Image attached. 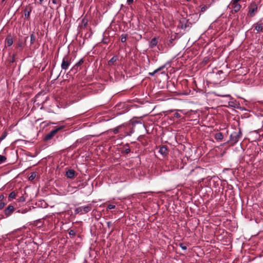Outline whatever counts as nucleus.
<instances>
[{
  "label": "nucleus",
  "instance_id": "f257e3e1",
  "mask_svg": "<svg viewBox=\"0 0 263 263\" xmlns=\"http://www.w3.org/2000/svg\"><path fill=\"white\" fill-rule=\"evenodd\" d=\"M241 136L242 133L239 128L238 132H234L230 135V139L227 143H230L231 145H234L238 142Z\"/></svg>",
  "mask_w": 263,
  "mask_h": 263
},
{
  "label": "nucleus",
  "instance_id": "f03ea898",
  "mask_svg": "<svg viewBox=\"0 0 263 263\" xmlns=\"http://www.w3.org/2000/svg\"><path fill=\"white\" fill-rule=\"evenodd\" d=\"M258 2L252 1L248 6V16L252 17L255 16L258 11Z\"/></svg>",
  "mask_w": 263,
  "mask_h": 263
},
{
  "label": "nucleus",
  "instance_id": "7ed1b4c3",
  "mask_svg": "<svg viewBox=\"0 0 263 263\" xmlns=\"http://www.w3.org/2000/svg\"><path fill=\"white\" fill-rule=\"evenodd\" d=\"M92 209V205L88 204L86 206H80L76 208L74 210L75 214H84L88 213Z\"/></svg>",
  "mask_w": 263,
  "mask_h": 263
},
{
  "label": "nucleus",
  "instance_id": "20e7f679",
  "mask_svg": "<svg viewBox=\"0 0 263 263\" xmlns=\"http://www.w3.org/2000/svg\"><path fill=\"white\" fill-rule=\"evenodd\" d=\"M47 98V97L45 96V93L42 92L38 93L35 97L34 103H36V105L40 106L46 101Z\"/></svg>",
  "mask_w": 263,
  "mask_h": 263
},
{
  "label": "nucleus",
  "instance_id": "39448f33",
  "mask_svg": "<svg viewBox=\"0 0 263 263\" xmlns=\"http://www.w3.org/2000/svg\"><path fill=\"white\" fill-rule=\"evenodd\" d=\"M71 57L68 55H66L63 58L61 66L63 70L66 71L68 69L71 63Z\"/></svg>",
  "mask_w": 263,
  "mask_h": 263
},
{
  "label": "nucleus",
  "instance_id": "423d86ee",
  "mask_svg": "<svg viewBox=\"0 0 263 263\" xmlns=\"http://www.w3.org/2000/svg\"><path fill=\"white\" fill-rule=\"evenodd\" d=\"M64 126H60L59 127L56 128L52 130L48 134L45 136L44 138V141H47L48 140H51L52 138L55 136V135L60 130L63 128Z\"/></svg>",
  "mask_w": 263,
  "mask_h": 263
},
{
  "label": "nucleus",
  "instance_id": "0eeeda50",
  "mask_svg": "<svg viewBox=\"0 0 263 263\" xmlns=\"http://www.w3.org/2000/svg\"><path fill=\"white\" fill-rule=\"evenodd\" d=\"M212 136L215 138V139L217 141H221L224 137V135L223 133L218 132V130H214L212 133H211Z\"/></svg>",
  "mask_w": 263,
  "mask_h": 263
},
{
  "label": "nucleus",
  "instance_id": "6e6552de",
  "mask_svg": "<svg viewBox=\"0 0 263 263\" xmlns=\"http://www.w3.org/2000/svg\"><path fill=\"white\" fill-rule=\"evenodd\" d=\"M228 105L229 107L233 108L239 109L241 110H246V109L244 107L240 106V104L236 100L229 101L228 102Z\"/></svg>",
  "mask_w": 263,
  "mask_h": 263
},
{
  "label": "nucleus",
  "instance_id": "1a4fd4ad",
  "mask_svg": "<svg viewBox=\"0 0 263 263\" xmlns=\"http://www.w3.org/2000/svg\"><path fill=\"white\" fill-rule=\"evenodd\" d=\"M130 123L133 125L135 126L137 124H142L144 126V122L141 117H134L130 120Z\"/></svg>",
  "mask_w": 263,
  "mask_h": 263
},
{
  "label": "nucleus",
  "instance_id": "9d476101",
  "mask_svg": "<svg viewBox=\"0 0 263 263\" xmlns=\"http://www.w3.org/2000/svg\"><path fill=\"white\" fill-rule=\"evenodd\" d=\"M84 62V60L83 59H81L79 60L78 62H77L71 69V71H73L74 72H77L79 71L80 68H79Z\"/></svg>",
  "mask_w": 263,
  "mask_h": 263
},
{
  "label": "nucleus",
  "instance_id": "9b49d317",
  "mask_svg": "<svg viewBox=\"0 0 263 263\" xmlns=\"http://www.w3.org/2000/svg\"><path fill=\"white\" fill-rule=\"evenodd\" d=\"M168 149L165 145L160 146L159 150V153H160L163 157H166L168 155Z\"/></svg>",
  "mask_w": 263,
  "mask_h": 263
},
{
  "label": "nucleus",
  "instance_id": "f8f14e48",
  "mask_svg": "<svg viewBox=\"0 0 263 263\" xmlns=\"http://www.w3.org/2000/svg\"><path fill=\"white\" fill-rule=\"evenodd\" d=\"M32 10V7L29 6H27L26 7L25 9H24V15H25V19H26L27 20H29L30 18V14Z\"/></svg>",
  "mask_w": 263,
  "mask_h": 263
},
{
  "label": "nucleus",
  "instance_id": "ddd939ff",
  "mask_svg": "<svg viewBox=\"0 0 263 263\" xmlns=\"http://www.w3.org/2000/svg\"><path fill=\"white\" fill-rule=\"evenodd\" d=\"M14 210V208L13 205H9L4 210V214L6 217H8L11 215Z\"/></svg>",
  "mask_w": 263,
  "mask_h": 263
},
{
  "label": "nucleus",
  "instance_id": "4468645a",
  "mask_svg": "<svg viewBox=\"0 0 263 263\" xmlns=\"http://www.w3.org/2000/svg\"><path fill=\"white\" fill-rule=\"evenodd\" d=\"M189 20H186L185 18H183L181 20H180L179 23V26L182 29H184L187 27H190V25L187 24Z\"/></svg>",
  "mask_w": 263,
  "mask_h": 263
},
{
  "label": "nucleus",
  "instance_id": "2eb2a0df",
  "mask_svg": "<svg viewBox=\"0 0 263 263\" xmlns=\"http://www.w3.org/2000/svg\"><path fill=\"white\" fill-rule=\"evenodd\" d=\"M255 30L257 32H262L263 30V26L261 23L258 22L254 25Z\"/></svg>",
  "mask_w": 263,
  "mask_h": 263
},
{
  "label": "nucleus",
  "instance_id": "dca6fc26",
  "mask_svg": "<svg viewBox=\"0 0 263 263\" xmlns=\"http://www.w3.org/2000/svg\"><path fill=\"white\" fill-rule=\"evenodd\" d=\"M231 6L233 9L232 11V13H233V11H234V13L238 12L241 7V6L240 4H231Z\"/></svg>",
  "mask_w": 263,
  "mask_h": 263
},
{
  "label": "nucleus",
  "instance_id": "f3484780",
  "mask_svg": "<svg viewBox=\"0 0 263 263\" xmlns=\"http://www.w3.org/2000/svg\"><path fill=\"white\" fill-rule=\"evenodd\" d=\"M5 42L7 43L8 47L11 46L13 44V38L11 35H9L6 37Z\"/></svg>",
  "mask_w": 263,
  "mask_h": 263
},
{
  "label": "nucleus",
  "instance_id": "a211bd4d",
  "mask_svg": "<svg viewBox=\"0 0 263 263\" xmlns=\"http://www.w3.org/2000/svg\"><path fill=\"white\" fill-rule=\"evenodd\" d=\"M118 60V57L114 55L110 60L108 61L107 64L108 66H112Z\"/></svg>",
  "mask_w": 263,
  "mask_h": 263
},
{
  "label": "nucleus",
  "instance_id": "6ab92c4d",
  "mask_svg": "<svg viewBox=\"0 0 263 263\" xmlns=\"http://www.w3.org/2000/svg\"><path fill=\"white\" fill-rule=\"evenodd\" d=\"M75 171L73 170H69L66 173V176L67 178H73L75 175Z\"/></svg>",
  "mask_w": 263,
  "mask_h": 263
},
{
  "label": "nucleus",
  "instance_id": "aec40b11",
  "mask_svg": "<svg viewBox=\"0 0 263 263\" xmlns=\"http://www.w3.org/2000/svg\"><path fill=\"white\" fill-rule=\"evenodd\" d=\"M158 43L157 39L156 37H154L152 39L151 41L149 43V46L150 48H154L155 47Z\"/></svg>",
  "mask_w": 263,
  "mask_h": 263
},
{
  "label": "nucleus",
  "instance_id": "412c9836",
  "mask_svg": "<svg viewBox=\"0 0 263 263\" xmlns=\"http://www.w3.org/2000/svg\"><path fill=\"white\" fill-rule=\"evenodd\" d=\"M124 124H122L118 126L114 129H113V132L115 134H117L119 133L120 129L122 127L124 126Z\"/></svg>",
  "mask_w": 263,
  "mask_h": 263
},
{
  "label": "nucleus",
  "instance_id": "4be33fe9",
  "mask_svg": "<svg viewBox=\"0 0 263 263\" xmlns=\"http://www.w3.org/2000/svg\"><path fill=\"white\" fill-rule=\"evenodd\" d=\"M35 41V36L34 35V32H32L30 34V44H33Z\"/></svg>",
  "mask_w": 263,
  "mask_h": 263
},
{
  "label": "nucleus",
  "instance_id": "5701e85b",
  "mask_svg": "<svg viewBox=\"0 0 263 263\" xmlns=\"http://www.w3.org/2000/svg\"><path fill=\"white\" fill-rule=\"evenodd\" d=\"M127 36H128V35L127 34H122L121 36V42H122V43L126 42Z\"/></svg>",
  "mask_w": 263,
  "mask_h": 263
},
{
  "label": "nucleus",
  "instance_id": "b1692460",
  "mask_svg": "<svg viewBox=\"0 0 263 263\" xmlns=\"http://www.w3.org/2000/svg\"><path fill=\"white\" fill-rule=\"evenodd\" d=\"M7 135L8 132L7 131V130H5L3 133L2 135L0 137V142L6 137Z\"/></svg>",
  "mask_w": 263,
  "mask_h": 263
},
{
  "label": "nucleus",
  "instance_id": "393cba45",
  "mask_svg": "<svg viewBox=\"0 0 263 263\" xmlns=\"http://www.w3.org/2000/svg\"><path fill=\"white\" fill-rule=\"evenodd\" d=\"M15 197H16V193L14 191L11 192L9 195V198L14 199V198H15Z\"/></svg>",
  "mask_w": 263,
  "mask_h": 263
},
{
  "label": "nucleus",
  "instance_id": "a878e982",
  "mask_svg": "<svg viewBox=\"0 0 263 263\" xmlns=\"http://www.w3.org/2000/svg\"><path fill=\"white\" fill-rule=\"evenodd\" d=\"M6 157L4 156L0 155V164L5 162L6 160Z\"/></svg>",
  "mask_w": 263,
  "mask_h": 263
},
{
  "label": "nucleus",
  "instance_id": "bb28decb",
  "mask_svg": "<svg viewBox=\"0 0 263 263\" xmlns=\"http://www.w3.org/2000/svg\"><path fill=\"white\" fill-rule=\"evenodd\" d=\"M68 234L70 236H74L76 234L75 231L73 230H69L68 231Z\"/></svg>",
  "mask_w": 263,
  "mask_h": 263
},
{
  "label": "nucleus",
  "instance_id": "cd10ccee",
  "mask_svg": "<svg viewBox=\"0 0 263 263\" xmlns=\"http://www.w3.org/2000/svg\"><path fill=\"white\" fill-rule=\"evenodd\" d=\"M130 152V149L129 148H125L122 152V154H128Z\"/></svg>",
  "mask_w": 263,
  "mask_h": 263
},
{
  "label": "nucleus",
  "instance_id": "c85d7f7f",
  "mask_svg": "<svg viewBox=\"0 0 263 263\" xmlns=\"http://www.w3.org/2000/svg\"><path fill=\"white\" fill-rule=\"evenodd\" d=\"M174 40H175V38L174 39H171L169 40V41H168V42L167 43V45H168V46L172 47V46H173V42H174Z\"/></svg>",
  "mask_w": 263,
  "mask_h": 263
},
{
  "label": "nucleus",
  "instance_id": "c756f323",
  "mask_svg": "<svg viewBox=\"0 0 263 263\" xmlns=\"http://www.w3.org/2000/svg\"><path fill=\"white\" fill-rule=\"evenodd\" d=\"M209 61V58H208V57H205V58H204V59H203V60L202 61V64L204 65H206V64L208 63Z\"/></svg>",
  "mask_w": 263,
  "mask_h": 263
},
{
  "label": "nucleus",
  "instance_id": "7c9ffc66",
  "mask_svg": "<svg viewBox=\"0 0 263 263\" xmlns=\"http://www.w3.org/2000/svg\"><path fill=\"white\" fill-rule=\"evenodd\" d=\"M178 246L181 248L182 249L184 250H186L187 249V247L186 246L184 245L183 243H179Z\"/></svg>",
  "mask_w": 263,
  "mask_h": 263
},
{
  "label": "nucleus",
  "instance_id": "2f4dec72",
  "mask_svg": "<svg viewBox=\"0 0 263 263\" xmlns=\"http://www.w3.org/2000/svg\"><path fill=\"white\" fill-rule=\"evenodd\" d=\"M116 207V206L114 204H109L108 205L107 207V210H111V209H115Z\"/></svg>",
  "mask_w": 263,
  "mask_h": 263
},
{
  "label": "nucleus",
  "instance_id": "473e14b6",
  "mask_svg": "<svg viewBox=\"0 0 263 263\" xmlns=\"http://www.w3.org/2000/svg\"><path fill=\"white\" fill-rule=\"evenodd\" d=\"M15 56H16V54H13L11 57V59L10 60V62L12 63H14L15 61Z\"/></svg>",
  "mask_w": 263,
  "mask_h": 263
},
{
  "label": "nucleus",
  "instance_id": "72a5a7b5",
  "mask_svg": "<svg viewBox=\"0 0 263 263\" xmlns=\"http://www.w3.org/2000/svg\"><path fill=\"white\" fill-rule=\"evenodd\" d=\"M17 200L18 202H24L25 200V198L24 196H21L17 199Z\"/></svg>",
  "mask_w": 263,
  "mask_h": 263
},
{
  "label": "nucleus",
  "instance_id": "f704fd0d",
  "mask_svg": "<svg viewBox=\"0 0 263 263\" xmlns=\"http://www.w3.org/2000/svg\"><path fill=\"white\" fill-rule=\"evenodd\" d=\"M207 8H208L207 6L206 5H204L203 7H201V11L202 12H204L207 9Z\"/></svg>",
  "mask_w": 263,
  "mask_h": 263
},
{
  "label": "nucleus",
  "instance_id": "c9c22d12",
  "mask_svg": "<svg viewBox=\"0 0 263 263\" xmlns=\"http://www.w3.org/2000/svg\"><path fill=\"white\" fill-rule=\"evenodd\" d=\"M5 205L6 204L5 202H0V210L3 209L5 207Z\"/></svg>",
  "mask_w": 263,
  "mask_h": 263
},
{
  "label": "nucleus",
  "instance_id": "e433bc0d",
  "mask_svg": "<svg viewBox=\"0 0 263 263\" xmlns=\"http://www.w3.org/2000/svg\"><path fill=\"white\" fill-rule=\"evenodd\" d=\"M35 177V175L34 173H33L30 175V176L29 177V179L32 180L33 179H34Z\"/></svg>",
  "mask_w": 263,
  "mask_h": 263
},
{
  "label": "nucleus",
  "instance_id": "4c0bfd02",
  "mask_svg": "<svg viewBox=\"0 0 263 263\" xmlns=\"http://www.w3.org/2000/svg\"><path fill=\"white\" fill-rule=\"evenodd\" d=\"M164 67H165V65H163V66H160V67H159L158 68H157V69H156V71H157V72H158V71H161L162 69H163Z\"/></svg>",
  "mask_w": 263,
  "mask_h": 263
},
{
  "label": "nucleus",
  "instance_id": "58836bf2",
  "mask_svg": "<svg viewBox=\"0 0 263 263\" xmlns=\"http://www.w3.org/2000/svg\"><path fill=\"white\" fill-rule=\"evenodd\" d=\"M240 0H232L231 4H239L238 2Z\"/></svg>",
  "mask_w": 263,
  "mask_h": 263
},
{
  "label": "nucleus",
  "instance_id": "ea45409f",
  "mask_svg": "<svg viewBox=\"0 0 263 263\" xmlns=\"http://www.w3.org/2000/svg\"><path fill=\"white\" fill-rule=\"evenodd\" d=\"M156 73H157V71H156V70H155L152 72H149L148 74L151 76H154Z\"/></svg>",
  "mask_w": 263,
  "mask_h": 263
},
{
  "label": "nucleus",
  "instance_id": "a19ab883",
  "mask_svg": "<svg viewBox=\"0 0 263 263\" xmlns=\"http://www.w3.org/2000/svg\"><path fill=\"white\" fill-rule=\"evenodd\" d=\"M82 23L84 24V27H86L87 24V20H86L85 19L82 20Z\"/></svg>",
  "mask_w": 263,
  "mask_h": 263
},
{
  "label": "nucleus",
  "instance_id": "79ce46f5",
  "mask_svg": "<svg viewBox=\"0 0 263 263\" xmlns=\"http://www.w3.org/2000/svg\"><path fill=\"white\" fill-rule=\"evenodd\" d=\"M18 46L19 47H20L22 49H23V43L22 42H20L18 44Z\"/></svg>",
  "mask_w": 263,
  "mask_h": 263
},
{
  "label": "nucleus",
  "instance_id": "37998d69",
  "mask_svg": "<svg viewBox=\"0 0 263 263\" xmlns=\"http://www.w3.org/2000/svg\"><path fill=\"white\" fill-rule=\"evenodd\" d=\"M134 2V0H127V3L128 5H130L133 4Z\"/></svg>",
  "mask_w": 263,
  "mask_h": 263
},
{
  "label": "nucleus",
  "instance_id": "c03bdc74",
  "mask_svg": "<svg viewBox=\"0 0 263 263\" xmlns=\"http://www.w3.org/2000/svg\"><path fill=\"white\" fill-rule=\"evenodd\" d=\"M124 112L122 111H119V112H118L116 113V115H118V116H119V115H122L124 114Z\"/></svg>",
  "mask_w": 263,
  "mask_h": 263
},
{
  "label": "nucleus",
  "instance_id": "a18cd8bd",
  "mask_svg": "<svg viewBox=\"0 0 263 263\" xmlns=\"http://www.w3.org/2000/svg\"><path fill=\"white\" fill-rule=\"evenodd\" d=\"M4 196L2 195L0 196V202L2 201L4 199Z\"/></svg>",
  "mask_w": 263,
  "mask_h": 263
},
{
  "label": "nucleus",
  "instance_id": "49530a36",
  "mask_svg": "<svg viewBox=\"0 0 263 263\" xmlns=\"http://www.w3.org/2000/svg\"><path fill=\"white\" fill-rule=\"evenodd\" d=\"M204 180V178H200L198 181L199 183L203 181V180Z\"/></svg>",
  "mask_w": 263,
  "mask_h": 263
},
{
  "label": "nucleus",
  "instance_id": "de8ad7c7",
  "mask_svg": "<svg viewBox=\"0 0 263 263\" xmlns=\"http://www.w3.org/2000/svg\"><path fill=\"white\" fill-rule=\"evenodd\" d=\"M52 3L57 4L58 3V0H52Z\"/></svg>",
  "mask_w": 263,
  "mask_h": 263
},
{
  "label": "nucleus",
  "instance_id": "09e8293b",
  "mask_svg": "<svg viewBox=\"0 0 263 263\" xmlns=\"http://www.w3.org/2000/svg\"><path fill=\"white\" fill-rule=\"evenodd\" d=\"M107 224L108 228H109L111 225V222L110 221H108L107 222Z\"/></svg>",
  "mask_w": 263,
  "mask_h": 263
},
{
  "label": "nucleus",
  "instance_id": "8fccbe9b",
  "mask_svg": "<svg viewBox=\"0 0 263 263\" xmlns=\"http://www.w3.org/2000/svg\"><path fill=\"white\" fill-rule=\"evenodd\" d=\"M198 173V172H197V170H192V171L191 172V174H192V173Z\"/></svg>",
  "mask_w": 263,
  "mask_h": 263
},
{
  "label": "nucleus",
  "instance_id": "3c124183",
  "mask_svg": "<svg viewBox=\"0 0 263 263\" xmlns=\"http://www.w3.org/2000/svg\"><path fill=\"white\" fill-rule=\"evenodd\" d=\"M220 73H223V71L222 70H219L218 72L217 73V74H220Z\"/></svg>",
  "mask_w": 263,
  "mask_h": 263
},
{
  "label": "nucleus",
  "instance_id": "603ef678",
  "mask_svg": "<svg viewBox=\"0 0 263 263\" xmlns=\"http://www.w3.org/2000/svg\"><path fill=\"white\" fill-rule=\"evenodd\" d=\"M44 0H39V2H37L38 4L41 5L42 4V2Z\"/></svg>",
  "mask_w": 263,
  "mask_h": 263
},
{
  "label": "nucleus",
  "instance_id": "864d4df0",
  "mask_svg": "<svg viewBox=\"0 0 263 263\" xmlns=\"http://www.w3.org/2000/svg\"><path fill=\"white\" fill-rule=\"evenodd\" d=\"M174 115L177 116V115H179V114H178V112H176L174 114Z\"/></svg>",
  "mask_w": 263,
  "mask_h": 263
},
{
  "label": "nucleus",
  "instance_id": "5fc2aeb1",
  "mask_svg": "<svg viewBox=\"0 0 263 263\" xmlns=\"http://www.w3.org/2000/svg\"><path fill=\"white\" fill-rule=\"evenodd\" d=\"M124 146L128 147L129 146V144H126Z\"/></svg>",
  "mask_w": 263,
  "mask_h": 263
},
{
  "label": "nucleus",
  "instance_id": "6e6d98bb",
  "mask_svg": "<svg viewBox=\"0 0 263 263\" xmlns=\"http://www.w3.org/2000/svg\"><path fill=\"white\" fill-rule=\"evenodd\" d=\"M6 0H2V3H3L4 2H5Z\"/></svg>",
  "mask_w": 263,
  "mask_h": 263
},
{
  "label": "nucleus",
  "instance_id": "4d7b16f0",
  "mask_svg": "<svg viewBox=\"0 0 263 263\" xmlns=\"http://www.w3.org/2000/svg\"><path fill=\"white\" fill-rule=\"evenodd\" d=\"M160 115V114H157L155 115Z\"/></svg>",
  "mask_w": 263,
  "mask_h": 263
},
{
  "label": "nucleus",
  "instance_id": "13d9d810",
  "mask_svg": "<svg viewBox=\"0 0 263 263\" xmlns=\"http://www.w3.org/2000/svg\"><path fill=\"white\" fill-rule=\"evenodd\" d=\"M187 2H190L191 0H186Z\"/></svg>",
  "mask_w": 263,
  "mask_h": 263
},
{
  "label": "nucleus",
  "instance_id": "bf43d9fd",
  "mask_svg": "<svg viewBox=\"0 0 263 263\" xmlns=\"http://www.w3.org/2000/svg\"><path fill=\"white\" fill-rule=\"evenodd\" d=\"M166 0H163L164 2H165Z\"/></svg>",
  "mask_w": 263,
  "mask_h": 263
}]
</instances>
